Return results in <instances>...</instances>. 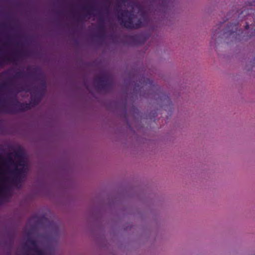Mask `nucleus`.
Here are the masks:
<instances>
[{
    "label": "nucleus",
    "mask_w": 255,
    "mask_h": 255,
    "mask_svg": "<svg viewBox=\"0 0 255 255\" xmlns=\"http://www.w3.org/2000/svg\"><path fill=\"white\" fill-rule=\"evenodd\" d=\"M8 87H12L15 89L19 90V88L18 87L15 86L14 85L13 83L12 82V80H10L8 82L3 83L1 85V87L3 88H7Z\"/></svg>",
    "instance_id": "11"
},
{
    "label": "nucleus",
    "mask_w": 255,
    "mask_h": 255,
    "mask_svg": "<svg viewBox=\"0 0 255 255\" xmlns=\"http://www.w3.org/2000/svg\"><path fill=\"white\" fill-rule=\"evenodd\" d=\"M139 36H130V38L134 40H136L138 39Z\"/></svg>",
    "instance_id": "16"
},
{
    "label": "nucleus",
    "mask_w": 255,
    "mask_h": 255,
    "mask_svg": "<svg viewBox=\"0 0 255 255\" xmlns=\"http://www.w3.org/2000/svg\"><path fill=\"white\" fill-rule=\"evenodd\" d=\"M126 2H127L126 0H120L117 1V7H120L121 5L120 4H125Z\"/></svg>",
    "instance_id": "14"
},
{
    "label": "nucleus",
    "mask_w": 255,
    "mask_h": 255,
    "mask_svg": "<svg viewBox=\"0 0 255 255\" xmlns=\"http://www.w3.org/2000/svg\"><path fill=\"white\" fill-rule=\"evenodd\" d=\"M25 55L26 52L23 51L17 53L12 56H6L5 55L0 56V64L1 65L6 61L15 62L18 60L19 57L25 56Z\"/></svg>",
    "instance_id": "8"
},
{
    "label": "nucleus",
    "mask_w": 255,
    "mask_h": 255,
    "mask_svg": "<svg viewBox=\"0 0 255 255\" xmlns=\"http://www.w3.org/2000/svg\"><path fill=\"white\" fill-rule=\"evenodd\" d=\"M146 83H149V84H150L151 85H152L153 82L150 81L149 79H147L146 80Z\"/></svg>",
    "instance_id": "17"
},
{
    "label": "nucleus",
    "mask_w": 255,
    "mask_h": 255,
    "mask_svg": "<svg viewBox=\"0 0 255 255\" xmlns=\"http://www.w3.org/2000/svg\"><path fill=\"white\" fill-rule=\"evenodd\" d=\"M12 153V155L18 158L19 160H23L24 152L22 149L19 148Z\"/></svg>",
    "instance_id": "10"
},
{
    "label": "nucleus",
    "mask_w": 255,
    "mask_h": 255,
    "mask_svg": "<svg viewBox=\"0 0 255 255\" xmlns=\"http://www.w3.org/2000/svg\"><path fill=\"white\" fill-rule=\"evenodd\" d=\"M33 252L34 253V255H47L44 251L39 249L38 247L36 248Z\"/></svg>",
    "instance_id": "13"
},
{
    "label": "nucleus",
    "mask_w": 255,
    "mask_h": 255,
    "mask_svg": "<svg viewBox=\"0 0 255 255\" xmlns=\"http://www.w3.org/2000/svg\"><path fill=\"white\" fill-rule=\"evenodd\" d=\"M12 153L8 154L7 158H4L0 154V160L5 165H12L15 166H25V162L24 160H18L15 162L12 157Z\"/></svg>",
    "instance_id": "6"
},
{
    "label": "nucleus",
    "mask_w": 255,
    "mask_h": 255,
    "mask_svg": "<svg viewBox=\"0 0 255 255\" xmlns=\"http://www.w3.org/2000/svg\"><path fill=\"white\" fill-rule=\"evenodd\" d=\"M24 167L18 168V166H15L13 169L9 170L10 174L14 176L13 181H20L21 177L25 175V170Z\"/></svg>",
    "instance_id": "7"
},
{
    "label": "nucleus",
    "mask_w": 255,
    "mask_h": 255,
    "mask_svg": "<svg viewBox=\"0 0 255 255\" xmlns=\"http://www.w3.org/2000/svg\"><path fill=\"white\" fill-rule=\"evenodd\" d=\"M25 255H30L29 254H25Z\"/></svg>",
    "instance_id": "21"
},
{
    "label": "nucleus",
    "mask_w": 255,
    "mask_h": 255,
    "mask_svg": "<svg viewBox=\"0 0 255 255\" xmlns=\"http://www.w3.org/2000/svg\"><path fill=\"white\" fill-rule=\"evenodd\" d=\"M42 99V94L38 92L31 97L30 103L20 102L16 96L12 99V106H8L3 103L0 105V112L5 114H13L18 112H25L30 110L32 107L38 105Z\"/></svg>",
    "instance_id": "2"
},
{
    "label": "nucleus",
    "mask_w": 255,
    "mask_h": 255,
    "mask_svg": "<svg viewBox=\"0 0 255 255\" xmlns=\"http://www.w3.org/2000/svg\"><path fill=\"white\" fill-rule=\"evenodd\" d=\"M234 18L238 20L237 22L230 23L226 29L222 33L220 28L216 29L214 32L213 36L216 34L220 33L231 35L235 33H237L239 22L243 20H249L246 22V29L249 28L250 25L254 24L255 26V0H250L244 6L242 10H238L233 15Z\"/></svg>",
    "instance_id": "1"
},
{
    "label": "nucleus",
    "mask_w": 255,
    "mask_h": 255,
    "mask_svg": "<svg viewBox=\"0 0 255 255\" xmlns=\"http://www.w3.org/2000/svg\"><path fill=\"white\" fill-rule=\"evenodd\" d=\"M42 85L43 86L44 88V89H45V87H46V85H45V82H43V83H42Z\"/></svg>",
    "instance_id": "18"
},
{
    "label": "nucleus",
    "mask_w": 255,
    "mask_h": 255,
    "mask_svg": "<svg viewBox=\"0 0 255 255\" xmlns=\"http://www.w3.org/2000/svg\"><path fill=\"white\" fill-rule=\"evenodd\" d=\"M85 11V13L81 15H73V17L76 19L77 21H82L85 17L90 18L92 15H98L100 21V23L98 25V30L100 32V34L98 36L101 38H103L105 37V26L104 25L105 20L102 17V15L100 13L98 14H94L93 11H97L92 6L89 5L88 6L84 7L83 8Z\"/></svg>",
    "instance_id": "4"
},
{
    "label": "nucleus",
    "mask_w": 255,
    "mask_h": 255,
    "mask_svg": "<svg viewBox=\"0 0 255 255\" xmlns=\"http://www.w3.org/2000/svg\"><path fill=\"white\" fill-rule=\"evenodd\" d=\"M107 2H110V0H108V1H107Z\"/></svg>",
    "instance_id": "23"
},
{
    "label": "nucleus",
    "mask_w": 255,
    "mask_h": 255,
    "mask_svg": "<svg viewBox=\"0 0 255 255\" xmlns=\"http://www.w3.org/2000/svg\"><path fill=\"white\" fill-rule=\"evenodd\" d=\"M5 45H9V42H8V41H7V42H6L5 43Z\"/></svg>",
    "instance_id": "20"
},
{
    "label": "nucleus",
    "mask_w": 255,
    "mask_h": 255,
    "mask_svg": "<svg viewBox=\"0 0 255 255\" xmlns=\"http://www.w3.org/2000/svg\"><path fill=\"white\" fill-rule=\"evenodd\" d=\"M254 31H255V30H254Z\"/></svg>",
    "instance_id": "24"
},
{
    "label": "nucleus",
    "mask_w": 255,
    "mask_h": 255,
    "mask_svg": "<svg viewBox=\"0 0 255 255\" xmlns=\"http://www.w3.org/2000/svg\"><path fill=\"white\" fill-rule=\"evenodd\" d=\"M104 13L106 14H109L110 13V9L109 7H106L104 10Z\"/></svg>",
    "instance_id": "15"
},
{
    "label": "nucleus",
    "mask_w": 255,
    "mask_h": 255,
    "mask_svg": "<svg viewBox=\"0 0 255 255\" xmlns=\"http://www.w3.org/2000/svg\"><path fill=\"white\" fill-rule=\"evenodd\" d=\"M230 14H231V12H229V15H230Z\"/></svg>",
    "instance_id": "22"
},
{
    "label": "nucleus",
    "mask_w": 255,
    "mask_h": 255,
    "mask_svg": "<svg viewBox=\"0 0 255 255\" xmlns=\"http://www.w3.org/2000/svg\"><path fill=\"white\" fill-rule=\"evenodd\" d=\"M94 81L96 84V88L97 90L108 92L113 87L112 79L106 75L97 76L95 78Z\"/></svg>",
    "instance_id": "5"
},
{
    "label": "nucleus",
    "mask_w": 255,
    "mask_h": 255,
    "mask_svg": "<svg viewBox=\"0 0 255 255\" xmlns=\"http://www.w3.org/2000/svg\"><path fill=\"white\" fill-rule=\"evenodd\" d=\"M86 89H87V90H88L89 91V92L91 93V91L89 89V87L87 85H86Z\"/></svg>",
    "instance_id": "19"
},
{
    "label": "nucleus",
    "mask_w": 255,
    "mask_h": 255,
    "mask_svg": "<svg viewBox=\"0 0 255 255\" xmlns=\"http://www.w3.org/2000/svg\"><path fill=\"white\" fill-rule=\"evenodd\" d=\"M25 246L27 247L28 249L33 251L36 248H38L35 240L31 238H28L25 244Z\"/></svg>",
    "instance_id": "9"
},
{
    "label": "nucleus",
    "mask_w": 255,
    "mask_h": 255,
    "mask_svg": "<svg viewBox=\"0 0 255 255\" xmlns=\"http://www.w3.org/2000/svg\"><path fill=\"white\" fill-rule=\"evenodd\" d=\"M119 13L118 15V19L120 24L124 27L128 29H136L145 26L146 23L148 21V18L146 16H143L135 23L133 22L134 14L132 11H129L128 9L123 10H119L117 8Z\"/></svg>",
    "instance_id": "3"
},
{
    "label": "nucleus",
    "mask_w": 255,
    "mask_h": 255,
    "mask_svg": "<svg viewBox=\"0 0 255 255\" xmlns=\"http://www.w3.org/2000/svg\"><path fill=\"white\" fill-rule=\"evenodd\" d=\"M25 77V73L23 71H20L16 73L13 76L14 79H21Z\"/></svg>",
    "instance_id": "12"
}]
</instances>
